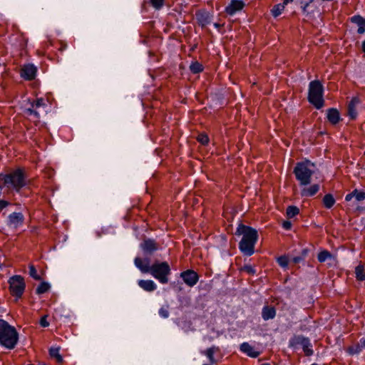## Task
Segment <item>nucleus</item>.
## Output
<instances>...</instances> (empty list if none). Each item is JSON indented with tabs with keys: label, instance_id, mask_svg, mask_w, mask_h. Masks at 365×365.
<instances>
[{
	"label": "nucleus",
	"instance_id": "nucleus-19",
	"mask_svg": "<svg viewBox=\"0 0 365 365\" xmlns=\"http://www.w3.org/2000/svg\"><path fill=\"white\" fill-rule=\"evenodd\" d=\"M276 315V310L272 307L266 306L262 309V316L264 320L273 319Z\"/></svg>",
	"mask_w": 365,
	"mask_h": 365
},
{
	"label": "nucleus",
	"instance_id": "nucleus-23",
	"mask_svg": "<svg viewBox=\"0 0 365 365\" xmlns=\"http://www.w3.org/2000/svg\"><path fill=\"white\" fill-rule=\"evenodd\" d=\"M141 247L144 251L148 252H153L158 249L156 243L152 240H145Z\"/></svg>",
	"mask_w": 365,
	"mask_h": 365
},
{
	"label": "nucleus",
	"instance_id": "nucleus-35",
	"mask_svg": "<svg viewBox=\"0 0 365 365\" xmlns=\"http://www.w3.org/2000/svg\"><path fill=\"white\" fill-rule=\"evenodd\" d=\"M29 274L35 279H40V277L37 274V271L34 265L31 264L29 266Z\"/></svg>",
	"mask_w": 365,
	"mask_h": 365
},
{
	"label": "nucleus",
	"instance_id": "nucleus-5",
	"mask_svg": "<svg viewBox=\"0 0 365 365\" xmlns=\"http://www.w3.org/2000/svg\"><path fill=\"white\" fill-rule=\"evenodd\" d=\"M323 86L318 81H313L309 83V101L317 108H321L324 106L322 98Z\"/></svg>",
	"mask_w": 365,
	"mask_h": 365
},
{
	"label": "nucleus",
	"instance_id": "nucleus-9",
	"mask_svg": "<svg viewBox=\"0 0 365 365\" xmlns=\"http://www.w3.org/2000/svg\"><path fill=\"white\" fill-rule=\"evenodd\" d=\"M180 277L182 279L183 282L190 287L195 285L199 279L198 274L191 269L182 272L180 274Z\"/></svg>",
	"mask_w": 365,
	"mask_h": 365
},
{
	"label": "nucleus",
	"instance_id": "nucleus-17",
	"mask_svg": "<svg viewBox=\"0 0 365 365\" xmlns=\"http://www.w3.org/2000/svg\"><path fill=\"white\" fill-rule=\"evenodd\" d=\"M351 22L356 24L358 26L357 32L359 34L365 33V19L360 16H354L351 17Z\"/></svg>",
	"mask_w": 365,
	"mask_h": 365
},
{
	"label": "nucleus",
	"instance_id": "nucleus-28",
	"mask_svg": "<svg viewBox=\"0 0 365 365\" xmlns=\"http://www.w3.org/2000/svg\"><path fill=\"white\" fill-rule=\"evenodd\" d=\"M284 9V4H277L272 9V14L274 17L279 16Z\"/></svg>",
	"mask_w": 365,
	"mask_h": 365
},
{
	"label": "nucleus",
	"instance_id": "nucleus-6",
	"mask_svg": "<svg viewBox=\"0 0 365 365\" xmlns=\"http://www.w3.org/2000/svg\"><path fill=\"white\" fill-rule=\"evenodd\" d=\"M149 273L162 284L168 282V275L170 274V268L166 262L155 263L150 266Z\"/></svg>",
	"mask_w": 365,
	"mask_h": 365
},
{
	"label": "nucleus",
	"instance_id": "nucleus-47",
	"mask_svg": "<svg viewBox=\"0 0 365 365\" xmlns=\"http://www.w3.org/2000/svg\"><path fill=\"white\" fill-rule=\"evenodd\" d=\"M289 2V0H284L282 4H284V6H285Z\"/></svg>",
	"mask_w": 365,
	"mask_h": 365
},
{
	"label": "nucleus",
	"instance_id": "nucleus-31",
	"mask_svg": "<svg viewBox=\"0 0 365 365\" xmlns=\"http://www.w3.org/2000/svg\"><path fill=\"white\" fill-rule=\"evenodd\" d=\"M190 71L194 73H200L202 71V66L198 62H193L190 66Z\"/></svg>",
	"mask_w": 365,
	"mask_h": 365
},
{
	"label": "nucleus",
	"instance_id": "nucleus-49",
	"mask_svg": "<svg viewBox=\"0 0 365 365\" xmlns=\"http://www.w3.org/2000/svg\"><path fill=\"white\" fill-rule=\"evenodd\" d=\"M311 365H318L317 364H312Z\"/></svg>",
	"mask_w": 365,
	"mask_h": 365
},
{
	"label": "nucleus",
	"instance_id": "nucleus-44",
	"mask_svg": "<svg viewBox=\"0 0 365 365\" xmlns=\"http://www.w3.org/2000/svg\"><path fill=\"white\" fill-rule=\"evenodd\" d=\"M302 257H293L292 258V261L294 263H299L301 260H302Z\"/></svg>",
	"mask_w": 365,
	"mask_h": 365
},
{
	"label": "nucleus",
	"instance_id": "nucleus-34",
	"mask_svg": "<svg viewBox=\"0 0 365 365\" xmlns=\"http://www.w3.org/2000/svg\"><path fill=\"white\" fill-rule=\"evenodd\" d=\"M353 195H354V197L357 201H361L365 200V192L359 191L357 190H354L353 191Z\"/></svg>",
	"mask_w": 365,
	"mask_h": 365
},
{
	"label": "nucleus",
	"instance_id": "nucleus-10",
	"mask_svg": "<svg viewBox=\"0 0 365 365\" xmlns=\"http://www.w3.org/2000/svg\"><path fill=\"white\" fill-rule=\"evenodd\" d=\"M24 220V215L21 212H13L8 217V225L16 229L23 225Z\"/></svg>",
	"mask_w": 365,
	"mask_h": 365
},
{
	"label": "nucleus",
	"instance_id": "nucleus-40",
	"mask_svg": "<svg viewBox=\"0 0 365 365\" xmlns=\"http://www.w3.org/2000/svg\"><path fill=\"white\" fill-rule=\"evenodd\" d=\"M40 325L42 327H47L49 326V323L47 321V315H44L43 317H42L41 318V319H40Z\"/></svg>",
	"mask_w": 365,
	"mask_h": 365
},
{
	"label": "nucleus",
	"instance_id": "nucleus-41",
	"mask_svg": "<svg viewBox=\"0 0 365 365\" xmlns=\"http://www.w3.org/2000/svg\"><path fill=\"white\" fill-rule=\"evenodd\" d=\"M9 205V202L5 200H0V210L6 207Z\"/></svg>",
	"mask_w": 365,
	"mask_h": 365
},
{
	"label": "nucleus",
	"instance_id": "nucleus-45",
	"mask_svg": "<svg viewBox=\"0 0 365 365\" xmlns=\"http://www.w3.org/2000/svg\"><path fill=\"white\" fill-rule=\"evenodd\" d=\"M61 317L69 318L71 317V312L68 311L65 314H61Z\"/></svg>",
	"mask_w": 365,
	"mask_h": 365
},
{
	"label": "nucleus",
	"instance_id": "nucleus-43",
	"mask_svg": "<svg viewBox=\"0 0 365 365\" xmlns=\"http://www.w3.org/2000/svg\"><path fill=\"white\" fill-rule=\"evenodd\" d=\"M353 197H354V195H353V192L346 195L345 197V200L346 201H350Z\"/></svg>",
	"mask_w": 365,
	"mask_h": 365
},
{
	"label": "nucleus",
	"instance_id": "nucleus-11",
	"mask_svg": "<svg viewBox=\"0 0 365 365\" xmlns=\"http://www.w3.org/2000/svg\"><path fill=\"white\" fill-rule=\"evenodd\" d=\"M36 71L32 64L24 65L21 70V76L28 81L32 80L36 76Z\"/></svg>",
	"mask_w": 365,
	"mask_h": 365
},
{
	"label": "nucleus",
	"instance_id": "nucleus-42",
	"mask_svg": "<svg viewBox=\"0 0 365 365\" xmlns=\"http://www.w3.org/2000/svg\"><path fill=\"white\" fill-rule=\"evenodd\" d=\"M282 226L286 230H289L291 228L292 224L289 221H284L282 224Z\"/></svg>",
	"mask_w": 365,
	"mask_h": 365
},
{
	"label": "nucleus",
	"instance_id": "nucleus-20",
	"mask_svg": "<svg viewBox=\"0 0 365 365\" xmlns=\"http://www.w3.org/2000/svg\"><path fill=\"white\" fill-rule=\"evenodd\" d=\"M319 190V186L317 184L311 185L309 187H304L302 190L301 194L304 197H311L315 195Z\"/></svg>",
	"mask_w": 365,
	"mask_h": 365
},
{
	"label": "nucleus",
	"instance_id": "nucleus-30",
	"mask_svg": "<svg viewBox=\"0 0 365 365\" xmlns=\"http://www.w3.org/2000/svg\"><path fill=\"white\" fill-rule=\"evenodd\" d=\"M362 345L359 344H354L353 346H349L347 349V351L349 354H359L361 351Z\"/></svg>",
	"mask_w": 365,
	"mask_h": 365
},
{
	"label": "nucleus",
	"instance_id": "nucleus-2",
	"mask_svg": "<svg viewBox=\"0 0 365 365\" xmlns=\"http://www.w3.org/2000/svg\"><path fill=\"white\" fill-rule=\"evenodd\" d=\"M18 341V334L14 327L0 319V344L13 349Z\"/></svg>",
	"mask_w": 365,
	"mask_h": 365
},
{
	"label": "nucleus",
	"instance_id": "nucleus-38",
	"mask_svg": "<svg viewBox=\"0 0 365 365\" xmlns=\"http://www.w3.org/2000/svg\"><path fill=\"white\" fill-rule=\"evenodd\" d=\"M242 270L244 271V272H247L248 274H254L255 273V268L252 266L249 265V264L245 265L242 268Z\"/></svg>",
	"mask_w": 365,
	"mask_h": 365
},
{
	"label": "nucleus",
	"instance_id": "nucleus-48",
	"mask_svg": "<svg viewBox=\"0 0 365 365\" xmlns=\"http://www.w3.org/2000/svg\"><path fill=\"white\" fill-rule=\"evenodd\" d=\"M363 51L365 52V41L363 43Z\"/></svg>",
	"mask_w": 365,
	"mask_h": 365
},
{
	"label": "nucleus",
	"instance_id": "nucleus-24",
	"mask_svg": "<svg viewBox=\"0 0 365 365\" xmlns=\"http://www.w3.org/2000/svg\"><path fill=\"white\" fill-rule=\"evenodd\" d=\"M323 203L327 208H331L335 203V200L332 195L327 194L323 198Z\"/></svg>",
	"mask_w": 365,
	"mask_h": 365
},
{
	"label": "nucleus",
	"instance_id": "nucleus-36",
	"mask_svg": "<svg viewBox=\"0 0 365 365\" xmlns=\"http://www.w3.org/2000/svg\"><path fill=\"white\" fill-rule=\"evenodd\" d=\"M277 262L281 267H285L287 266L289 260L286 256H282L277 259Z\"/></svg>",
	"mask_w": 365,
	"mask_h": 365
},
{
	"label": "nucleus",
	"instance_id": "nucleus-29",
	"mask_svg": "<svg viewBox=\"0 0 365 365\" xmlns=\"http://www.w3.org/2000/svg\"><path fill=\"white\" fill-rule=\"evenodd\" d=\"M299 212L298 207L295 206H289L287 209V215L288 217L291 218L297 215Z\"/></svg>",
	"mask_w": 365,
	"mask_h": 365
},
{
	"label": "nucleus",
	"instance_id": "nucleus-26",
	"mask_svg": "<svg viewBox=\"0 0 365 365\" xmlns=\"http://www.w3.org/2000/svg\"><path fill=\"white\" fill-rule=\"evenodd\" d=\"M49 352L50 355L55 358L58 363H61L63 361V358L59 354L58 348H51Z\"/></svg>",
	"mask_w": 365,
	"mask_h": 365
},
{
	"label": "nucleus",
	"instance_id": "nucleus-16",
	"mask_svg": "<svg viewBox=\"0 0 365 365\" xmlns=\"http://www.w3.org/2000/svg\"><path fill=\"white\" fill-rule=\"evenodd\" d=\"M138 284L140 288L146 292H153L157 288V285L152 280L140 279L138 282Z\"/></svg>",
	"mask_w": 365,
	"mask_h": 365
},
{
	"label": "nucleus",
	"instance_id": "nucleus-21",
	"mask_svg": "<svg viewBox=\"0 0 365 365\" xmlns=\"http://www.w3.org/2000/svg\"><path fill=\"white\" fill-rule=\"evenodd\" d=\"M297 342L302 344L303 346L304 351L306 353L307 355H311L312 354V350L311 349L310 342L308 339H306L304 337L299 336L297 339Z\"/></svg>",
	"mask_w": 365,
	"mask_h": 365
},
{
	"label": "nucleus",
	"instance_id": "nucleus-18",
	"mask_svg": "<svg viewBox=\"0 0 365 365\" xmlns=\"http://www.w3.org/2000/svg\"><path fill=\"white\" fill-rule=\"evenodd\" d=\"M327 115L329 121L333 125L336 124L340 120V115L336 109L330 108L327 110Z\"/></svg>",
	"mask_w": 365,
	"mask_h": 365
},
{
	"label": "nucleus",
	"instance_id": "nucleus-15",
	"mask_svg": "<svg viewBox=\"0 0 365 365\" xmlns=\"http://www.w3.org/2000/svg\"><path fill=\"white\" fill-rule=\"evenodd\" d=\"M135 265L143 273L149 272L150 269L148 259L143 260L140 257H136L134 260Z\"/></svg>",
	"mask_w": 365,
	"mask_h": 365
},
{
	"label": "nucleus",
	"instance_id": "nucleus-39",
	"mask_svg": "<svg viewBox=\"0 0 365 365\" xmlns=\"http://www.w3.org/2000/svg\"><path fill=\"white\" fill-rule=\"evenodd\" d=\"M159 314L163 318H168L169 317V312L167 307H161L159 310Z\"/></svg>",
	"mask_w": 365,
	"mask_h": 365
},
{
	"label": "nucleus",
	"instance_id": "nucleus-25",
	"mask_svg": "<svg viewBox=\"0 0 365 365\" xmlns=\"http://www.w3.org/2000/svg\"><path fill=\"white\" fill-rule=\"evenodd\" d=\"M356 277L359 281L365 280V269L363 265H358L355 269Z\"/></svg>",
	"mask_w": 365,
	"mask_h": 365
},
{
	"label": "nucleus",
	"instance_id": "nucleus-46",
	"mask_svg": "<svg viewBox=\"0 0 365 365\" xmlns=\"http://www.w3.org/2000/svg\"><path fill=\"white\" fill-rule=\"evenodd\" d=\"M360 342H361V344L362 345V346L364 348H365V338H362L361 340H360Z\"/></svg>",
	"mask_w": 365,
	"mask_h": 365
},
{
	"label": "nucleus",
	"instance_id": "nucleus-33",
	"mask_svg": "<svg viewBox=\"0 0 365 365\" xmlns=\"http://www.w3.org/2000/svg\"><path fill=\"white\" fill-rule=\"evenodd\" d=\"M150 1L156 10H159L163 6L165 0H150Z\"/></svg>",
	"mask_w": 365,
	"mask_h": 365
},
{
	"label": "nucleus",
	"instance_id": "nucleus-1",
	"mask_svg": "<svg viewBox=\"0 0 365 365\" xmlns=\"http://www.w3.org/2000/svg\"><path fill=\"white\" fill-rule=\"evenodd\" d=\"M236 235H242L239 247L241 252L247 256H251L255 252V245L258 239L256 230L240 225L236 230Z\"/></svg>",
	"mask_w": 365,
	"mask_h": 365
},
{
	"label": "nucleus",
	"instance_id": "nucleus-37",
	"mask_svg": "<svg viewBox=\"0 0 365 365\" xmlns=\"http://www.w3.org/2000/svg\"><path fill=\"white\" fill-rule=\"evenodd\" d=\"M197 140L202 145H206L209 141V138L207 135L205 134L199 135V136L197 137Z\"/></svg>",
	"mask_w": 365,
	"mask_h": 365
},
{
	"label": "nucleus",
	"instance_id": "nucleus-7",
	"mask_svg": "<svg viewBox=\"0 0 365 365\" xmlns=\"http://www.w3.org/2000/svg\"><path fill=\"white\" fill-rule=\"evenodd\" d=\"M46 103L43 98H38L31 103V108L26 109V114L31 116L33 120H38L41 114L46 113Z\"/></svg>",
	"mask_w": 365,
	"mask_h": 365
},
{
	"label": "nucleus",
	"instance_id": "nucleus-12",
	"mask_svg": "<svg viewBox=\"0 0 365 365\" xmlns=\"http://www.w3.org/2000/svg\"><path fill=\"white\" fill-rule=\"evenodd\" d=\"M245 6L242 1L240 0H232L230 4L225 8L227 14L232 16L236 12L242 10Z\"/></svg>",
	"mask_w": 365,
	"mask_h": 365
},
{
	"label": "nucleus",
	"instance_id": "nucleus-13",
	"mask_svg": "<svg viewBox=\"0 0 365 365\" xmlns=\"http://www.w3.org/2000/svg\"><path fill=\"white\" fill-rule=\"evenodd\" d=\"M317 259L320 262H328L329 265L336 263V258L327 250L321 251L317 255Z\"/></svg>",
	"mask_w": 365,
	"mask_h": 365
},
{
	"label": "nucleus",
	"instance_id": "nucleus-22",
	"mask_svg": "<svg viewBox=\"0 0 365 365\" xmlns=\"http://www.w3.org/2000/svg\"><path fill=\"white\" fill-rule=\"evenodd\" d=\"M359 103L357 98H353L348 106V114L352 118H355L356 116V106Z\"/></svg>",
	"mask_w": 365,
	"mask_h": 365
},
{
	"label": "nucleus",
	"instance_id": "nucleus-14",
	"mask_svg": "<svg viewBox=\"0 0 365 365\" xmlns=\"http://www.w3.org/2000/svg\"><path fill=\"white\" fill-rule=\"evenodd\" d=\"M240 351L252 358H256L259 355V352L255 350L247 342H244L240 345Z\"/></svg>",
	"mask_w": 365,
	"mask_h": 365
},
{
	"label": "nucleus",
	"instance_id": "nucleus-3",
	"mask_svg": "<svg viewBox=\"0 0 365 365\" xmlns=\"http://www.w3.org/2000/svg\"><path fill=\"white\" fill-rule=\"evenodd\" d=\"M0 180L8 188H12L19 192L26 185L25 175L20 169L16 170L8 175H1Z\"/></svg>",
	"mask_w": 365,
	"mask_h": 365
},
{
	"label": "nucleus",
	"instance_id": "nucleus-32",
	"mask_svg": "<svg viewBox=\"0 0 365 365\" xmlns=\"http://www.w3.org/2000/svg\"><path fill=\"white\" fill-rule=\"evenodd\" d=\"M50 288L49 284L46 282H42L40 284V285L36 289V293L37 294H43L48 291Z\"/></svg>",
	"mask_w": 365,
	"mask_h": 365
},
{
	"label": "nucleus",
	"instance_id": "nucleus-27",
	"mask_svg": "<svg viewBox=\"0 0 365 365\" xmlns=\"http://www.w3.org/2000/svg\"><path fill=\"white\" fill-rule=\"evenodd\" d=\"M215 351H216V348L213 346V347H210V348L207 349L206 351H203L202 353L207 356V358L209 359V360L211 363H215V361L214 359V354H215Z\"/></svg>",
	"mask_w": 365,
	"mask_h": 365
},
{
	"label": "nucleus",
	"instance_id": "nucleus-8",
	"mask_svg": "<svg viewBox=\"0 0 365 365\" xmlns=\"http://www.w3.org/2000/svg\"><path fill=\"white\" fill-rule=\"evenodd\" d=\"M9 283L11 294L18 298L21 297L25 289L24 278L20 275H15L9 279Z\"/></svg>",
	"mask_w": 365,
	"mask_h": 365
},
{
	"label": "nucleus",
	"instance_id": "nucleus-4",
	"mask_svg": "<svg viewBox=\"0 0 365 365\" xmlns=\"http://www.w3.org/2000/svg\"><path fill=\"white\" fill-rule=\"evenodd\" d=\"M314 164L306 160L297 164L294 169L296 178L302 185H306L311 182V177L314 173Z\"/></svg>",
	"mask_w": 365,
	"mask_h": 365
}]
</instances>
